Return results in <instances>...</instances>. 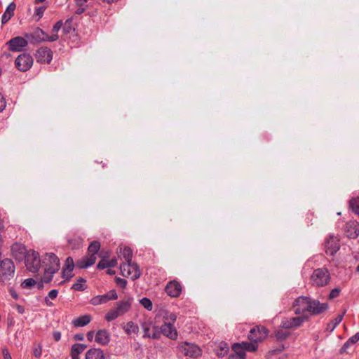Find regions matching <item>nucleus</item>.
I'll return each instance as SVG.
<instances>
[{
	"instance_id": "obj_17",
	"label": "nucleus",
	"mask_w": 359,
	"mask_h": 359,
	"mask_svg": "<svg viewBox=\"0 0 359 359\" xmlns=\"http://www.w3.org/2000/svg\"><path fill=\"white\" fill-rule=\"evenodd\" d=\"M45 282V278H41L40 280L38 281L32 278H27L24 280L21 283V287L23 289L27 290H42L43 288V283Z\"/></svg>"
},
{
	"instance_id": "obj_54",
	"label": "nucleus",
	"mask_w": 359,
	"mask_h": 359,
	"mask_svg": "<svg viewBox=\"0 0 359 359\" xmlns=\"http://www.w3.org/2000/svg\"><path fill=\"white\" fill-rule=\"evenodd\" d=\"M86 337H87L88 340L91 341L93 339V337H94V332L93 331L88 332L87 334H86Z\"/></svg>"
},
{
	"instance_id": "obj_45",
	"label": "nucleus",
	"mask_w": 359,
	"mask_h": 359,
	"mask_svg": "<svg viewBox=\"0 0 359 359\" xmlns=\"http://www.w3.org/2000/svg\"><path fill=\"white\" fill-rule=\"evenodd\" d=\"M229 351V347L226 344H224L223 346L220 347V351H217V354L218 356H224Z\"/></svg>"
},
{
	"instance_id": "obj_36",
	"label": "nucleus",
	"mask_w": 359,
	"mask_h": 359,
	"mask_svg": "<svg viewBox=\"0 0 359 359\" xmlns=\"http://www.w3.org/2000/svg\"><path fill=\"white\" fill-rule=\"evenodd\" d=\"M349 208L353 212L359 216V197H353L349 201Z\"/></svg>"
},
{
	"instance_id": "obj_30",
	"label": "nucleus",
	"mask_w": 359,
	"mask_h": 359,
	"mask_svg": "<svg viewBox=\"0 0 359 359\" xmlns=\"http://www.w3.org/2000/svg\"><path fill=\"white\" fill-rule=\"evenodd\" d=\"M290 335V333L287 331H285L282 329L277 330L273 333V337L276 341L283 342L285 341Z\"/></svg>"
},
{
	"instance_id": "obj_61",
	"label": "nucleus",
	"mask_w": 359,
	"mask_h": 359,
	"mask_svg": "<svg viewBox=\"0 0 359 359\" xmlns=\"http://www.w3.org/2000/svg\"><path fill=\"white\" fill-rule=\"evenodd\" d=\"M84 8H81V6H80V8H79L76 11V14H81L82 13L84 12Z\"/></svg>"
},
{
	"instance_id": "obj_32",
	"label": "nucleus",
	"mask_w": 359,
	"mask_h": 359,
	"mask_svg": "<svg viewBox=\"0 0 359 359\" xmlns=\"http://www.w3.org/2000/svg\"><path fill=\"white\" fill-rule=\"evenodd\" d=\"M87 348V346L83 344H74L72 346L71 355L79 357V354L83 353Z\"/></svg>"
},
{
	"instance_id": "obj_21",
	"label": "nucleus",
	"mask_w": 359,
	"mask_h": 359,
	"mask_svg": "<svg viewBox=\"0 0 359 359\" xmlns=\"http://www.w3.org/2000/svg\"><path fill=\"white\" fill-rule=\"evenodd\" d=\"M45 0H34L33 4L35 6L34 13L32 16V20L39 22L45 13V6H37L39 3L44 2Z\"/></svg>"
},
{
	"instance_id": "obj_10",
	"label": "nucleus",
	"mask_w": 359,
	"mask_h": 359,
	"mask_svg": "<svg viewBox=\"0 0 359 359\" xmlns=\"http://www.w3.org/2000/svg\"><path fill=\"white\" fill-rule=\"evenodd\" d=\"M120 269L123 276L130 277L133 280H136L141 276V272L138 265L133 262L121 264Z\"/></svg>"
},
{
	"instance_id": "obj_59",
	"label": "nucleus",
	"mask_w": 359,
	"mask_h": 359,
	"mask_svg": "<svg viewBox=\"0 0 359 359\" xmlns=\"http://www.w3.org/2000/svg\"><path fill=\"white\" fill-rule=\"evenodd\" d=\"M88 0H76V4L79 6H83L84 3L87 2Z\"/></svg>"
},
{
	"instance_id": "obj_2",
	"label": "nucleus",
	"mask_w": 359,
	"mask_h": 359,
	"mask_svg": "<svg viewBox=\"0 0 359 359\" xmlns=\"http://www.w3.org/2000/svg\"><path fill=\"white\" fill-rule=\"evenodd\" d=\"M150 327L149 324L141 323L144 338L158 339L161 334L172 340L177 338V331L171 322L164 323L160 327H154L152 333H149Z\"/></svg>"
},
{
	"instance_id": "obj_64",
	"label": "nucleus",
	"mask_w": 359,
	"mask_h": 359,
	"mask_svg": "<svg viewBox=\"0 0 359 359\" xmlns=\"http://www.w3.org/2000/svg\"><path fill=\"white\" fill-rule=\"evenodd\" d=\"M46 306H52V305H53V303H52V302H48V301L46 299Z\"/></svg>"
},
{
	"instance_id": "obj_12",
	"label": "nucleus",
	"mask_w": 359,
	"mask_h": 359,
	"mask_svg": "<svg viewBox=\"0 0 359 359\" xmlns=\"http://www.w3.org/2000/svg\"><path fill=\"white\" fill-rule=\"evenodd\" d=\"M28 41L25 37L15 36L6 42L8 50L12 52H21L28 45Z\"/></svg>"
},
{
	"instance_id": "obj_20",
	"label": "nucleus",
	"mask_w": 359,
	"mask_h": 359,
	"mask_svg": "<svg viewBox=\"0 0 359 359\" xmlns=\"http://www.w3.org/2000/svg\"><path fill=\"white\" fill-rule=\"evenodd\" d=\"M76 264H74L73 258L72 257H68L65 262V264L62 271V277L67 280L71 279L73 277L72 271L75 267Z\"/></svg>"
},
{
	"instance_id": "obj_50",
	"label": "nucleus",
	"mask_w": 359,
	"mask_h": 359,
	"mask_svg": "<svg viewBox=\"0 0 359 359\" xmlns=\"http://www.w3.org/2000/svg\"><path fill=\"white\" fill-rule=\"evenodd\" d=\"M57 294H58V290H56V289H53V290H51L48 294V297L51 299H55L57 296Z\"/></svg>"
},
{
	"instance_id": "obj_33",
	"label": "nucleus",
	"mask_w": 359,
	"mask_h": 359,
	"mask_svg": "<svg viewBox=\"0 0 359 359\" xmlns=\"http://www.w3.org/2000/svg\"><path fill=\"white\" fill-rule=\"evenodd\" d=\"M344 315H339L337 316L334 320L330 321L327 325L326 327V330L332 332L337 326L342 321Z\"/></svg>"
},
{
	"instance_id": "obj_28",
	"label": "nucleus",
	"mask_w": 359,
	"mask_h": 359,
	"mask_svg": "<svg viewBox=\"0 0 359 359\" xmlns=\"http://www.w3.org/2000/svg\"><path fill=\"white\" fill-rule=\"evenodd\" d=\"M62 24H63L62 21L60 20L54 25V26L52 29V34L50 36H46V41H55L57 40V39H58L57 32L61 29Z\"/></svg>"
},
{
	"instance_id": "obj_14",
	"label": "nucleus",
	"mask_w": 359,
	"mask_h": 359,
	"mask_svg": "<svg viewBox=\"0 0 359 359\" xmlns=\"http://www.w3.org/2000/svg\"><path fill=\"white\" fill-rule=\"evenodd\" d=\"M268 335V330L263 326H256L252 328L248 334V339L250 341L258 342L262 341Z\"/></svg>"
},
{
	"instance_id": "obj_47",
	"label": "nucleus",
	"mask_w": 359,
	"mask_h": 359,
	"mask_svg": "<svg viewBox=\"0 0 359 359\" xmlns=\"http://www.w3.org/2000/svg\"><path fill=\"white\" fill-rule=\"evenodd\" d=\"M97 268L100 270L104 269L106 268H109L107 260H104V259L100 260L97 265Z\"/></svg>"
},
{
	"instance_id": "obj_27",
	"label": "nucleus",
	"mask_w": 359,
	"mask_h": 359,
	"mask_svg": "<svg viewBox=\"0 0 359 359\" xmlns=\"http://www.w3.org/2000/svg\"><path fill=\"white\" fill-rule=\"evenodd\" d=\"M359 341V332L355 333L354 335H353L351 337H350L342 346L341 349L339 350V353L341 354L344 353L346 352L347 349L350 348L351 346L355 344Z\"/></svg>"
},
{
	"instance_id": "obj_29",
	"label": "nucleus",
	"mask_w": 359,
	"mask_h": 359,
	"mask_svg": "<svg viewBox=\"0 0 359 359\" xmlns=\"http://www.w3.org/2000/svg\"><path fill=\"white\" fill-rule=\"evenodd\" d=\"M123 329L128 335L137 334L139 332V326L133 321L128 322Z\"/></svg>"
},
{
	"instance_id": "obj_37",
	"label": "nucleus",
	"mask_w": 359,
	"mask_h": 359,
	"mask_svg": "<svg viewBox=\"0 0 359 359\" xmlns=\"http://www.w3.org/2000/svg\"><path fill=\"white\" fill-rule=\"evenodd\" d=\"M100 249V242L95 241L90 243L88 248V252L89 253L88 255H94L96 256V254Z\"/></svg>"
},
{
	"instance_id": "obj_22",
	"label": "nucleus",
	"mask_w": 359,
	"mask_h": 359,
	"mask_svg": "<svg viewBox=\"0 0 359 359\" xmlns=\"http://www.w3.org/2000/svg\"><path fill=\"white\" fill-rule=\"evenodd\" d=\"M95 340L100 345H107L110 342V334L106 330H99L95 336Z\"/></svg>"
},
{
	"instance_id": "obj_56",
	"label": "nucleus",
	"mask_w": 359,
	"mask_h": 359,
	"mask_svg": "<svg viewBox=\"0 0 359 359\" xmlns=\"http://www.w3.org/2000/svg\"><path fill=\"white\" fill-rule=\"evenodd\" d=\"M284 349H285V346L283 344H281L279 345V346H278V348L277 349L273 350L272 352H273V353L281 352Z\"/></svg>"
},
{
	"instance_id": "obj_52",
	"label": "nucleus",
	"mask_w": 359,
	"mask_h": 359,
	"mask_svg": "<svg viewBox=\"0 0 359 359\" xmlns=\"http://www.w3.org/2000/svg\"><path fill=\"white\" fill-rule=\"evenodd\" d=\"M53 339L56 341H58L60 340L61 339V332H59V331H55L53 333Z\"/></svg>"
},
{
	"instance_id": "obj_19",
	"label": "nucleus",
	"mask_w": 359,
	"mask_h": 359,
	"mask_svg": "<svg viewBox=\"0 0 359 359\" xmlns=\"http://www.w3.org/2000/svg\"><path fill=\"white\" fill-rule=\"evenodd\" d=\"M346 236L351 239H355L359 236V223L356 221H350L346 224Z\"/></svg>"
},
{
	"instance_id": "obj_16",
	"label": "nucleus",
	"mask_w": 359,
	"mask_h": 359,
	"mask_svg": "<svg viewBox=\"0 0 359 359\" xmlns=\"http://www.w3.org/2000/svg\"><path fill=\"white\" fill-rule=\"evenodd\" d=\"M165 290L168 296L178 297L182 293V287L178 281L173 280L167 283Z\"/></svg>"
},
{
	"instance_id": "obj_60",
	"label": "nucleus",
	"mask_w": 359,
	"mask_h": 359,
	"mask_svg": "<svg viewBox=\"0 0 359 359\" xmlns=\"http://www.w3.org/2000/svg\"><path fill=\"white\" fill-rule=\"evenodd\" d=\"M10 292H11V296L14 298V299H18V294H16V292L15 291H13V290H10Z\"/></svg>"
},
{
	"instance_id": "obj_31",
	"label": "nucleus",
	"mask_w": 359,
	"mask_h": 359,
	"mask_svg": "<svg viewBox=\"0 0 359 359\" xmlns=\"http://www.w3.org/2000/svg\"><path fill=\"white\" fill-rule=\"evenodd\" d=\"M232 349L234 351L233 355H237L241 359H245V352L242 343H235L232 345Z\"/></svg>"
},
{
	"instance_id": "obj_49",
	"label": "nucleus",
	"mask_w": 359,
	"mask_h": 359,
	"mask_svg": "<svg viewBox=\"0 0 359 359\" xmlns=\"http://www.w3.org/2000/svg\"><path fill=\"white\" fill-rule=\"evenodd\" d=\"M53 59V51L46 48V63L49 64Z\"/></svg>"
},
{
	"instance_id": "obj_35",
	"label": "nucleus",
	"mask_w": 359,
	"mask_h": 359,
	"mask_svg": "<svg viewBox=\"0 0 359 359\" xmlns=\"http://www.w3.org/2000/svg\"><path fill=\"white\" fill-rule=\"evenodd\" d=\"M120 253H121V255L123 256V259H125V263H130V262H132L133 259V251L132 250L126 247L123 249H120Z\"/></svg>"
},
{
	"instance_id": "obj_38",
	"label": "nucleus",
	"mask_w": 359,
	"mask_h": 359,
	"mask_svg": "<svg viewBox=\"0 0 359 359\" xmlns=\"http://www.w3.org/2000/svg\"><path fill=\"white\" fill-rule=\"evenodd\" d=\"M244 351H248L250 352H255L257 350L258 344L255 341H243L242 342Z\"/></svg>"
},
{
	"instance_id": "obj_48",
	"label": "nucleus",
	"mask_w": 359,
	"mask_h": 359,
	"mask_svg": "<svg viewBox=\"0 0 359 359\" xmlns=\"http://www.w3.org/2000/svg\"><path fill=\"white\" fill-rule=\"evenodd\" d=\"M6 107V101L4 95L0 93V112L3 111Z\"/></svg>"
},
{
	"instance_id": "obj_15",
	"label": "nucleus",
	"mask_w": 359,
	"mask_h": 359,
	"mask_svg": "<svg viewBox=\"0 0 359 359\" xmlns=\"http://www.w3.org/2000/svg\"><path fill=\"white\" fill-rule=\"evenodd\" d=\"M25 245L20 243H15L11 246V255L18 262H22L28 253Z\"/></svg>"
},
{
	"instance_id": "obj_39",
	"label": "nucleus",
	"mask_w": 359,
	"mask_h": 359,
	"mask_svg": "<svg viewBox=\"0 0 359 359\" xmlns=\"http://www.w3.org/2000/svg\"><path fill=\"white\" fill-rule=\"evenodd\" d=\"M86 280L83 278H79L77 279L76 282L74 283L72 286V289L76 291H83L86 287L84 286V283Z\"/></svg>"
},
{
	"instance_id": "obj_53",
	"label": "nucleus",
	"mask_w": 359,
	"mask_h": 359,
	"mask_svg": "<svg viewBox=\"0 0 359 359\" xmlns=\"http://www.w3.org/2000/svg\"><path fill=\"white\" fill-rule=\"evenodd\" d=\"M3 355L4 359H12L11 355L7 349L3 350Z\"/></svg>"
},
{
	"instance_id": "obj_1",
	"label": "nucleus",
	"mask_w": 359,
	"mask_h": 359,
	"mask_svg": "<svg viewBox=\"0 0 359 359\" xmlns=\"http://www.w3.org/2000/svg\"><path fill=\"white\" fill-rule=\"evenodd\" d=\"M293 306L295 308L294 313L302 316H304L306 312L312 316H318L329 308L327 303H320L319 300L306 296L298 297L294 300Z\"/></svg>"
},
{
	"instance_id": "obj_51",
	"label": "nucleus",
	"mask_w": 359,
	"mask_h": 359,
	"mask_svg": "<svg viewBox=\"0 0 359 359\" xmlns=\"http://www.w3.org/2000/svg\"><path fill=\"white\" fill-rule=\"evenodd\" d=\"M109 268L115 267L117 265V260L116 258L107 261Z\"/></svg>"
},
{
	"instance_id": "obj_7",
	"label": "nucleus",
	"mask_w": 359,
	"mask_h": 359,
	"mask_svg": "<svg viewBox=\"0 0 359 359\" xmlns=\"http://www.w3.org/2000/svg\"><path fill=\"white\" fill-rule=\"evenodd\" d=\"M46 273H50V276H46V283L52 280L53 275L57 272L60 268V262L59 258L53 252L46 253Z\"/></svg>"
},
{
	"instance_id": "obj_5",
	"label": "nucleus",
	"mask_w": 359,
	"mask_h": 359,
	"mask_svg": "<svg viewBox=\"0 0 359 359\" xmlns=\"http://www.w3.org/2000/svg\"><path fill=\"white\" fill-rule=\"evenodd\" d=\"M15 266L13 262L8 258L0 261V282L6 284L13 278Z\"/></svg>"
},
{
	"instance_id": "obj_46",
	"label": "nucleus",
	"mask_w": 359,
	"mask_h": 359,
	"mask_svg": "<svg viewBox=\"0 0 359 359\" xmlns=\"http://www.w3.org/2000/svg\"><path fill=\"white\" fill-rule=\"evenodd\" d=\"M105 294L107 295V298H108L109 301L116 300L118 298L117 293H116V290H110L109 292H107Z\"/></svg>"
},
{
	"instance_id": "obj_26",
	"label": "nucleus",
	"mask_w": 359,
	"mask_h": 359,
	"mask_svg": "<svg viewBox=\"0 0 359 359\" xmlns=\"http://www.w3.org/2000/svg\"><path fill=\"white\" fill-rule=\"evenodd\" d=\"M92 320L91 316L89 314L79 316L72 320V325L74 327H83L90 323Z\"/></svg>"
},
{
	"instance_id": "obj_42",
	"label": "nucleus",
	"mask_w": 359,
	"mask_h": 359,
	"mask_svg": "<svg viewBox=\"0 0 359 359\" xmlns=\"http://www.w3.org/2000/svg\"><path fill=\"white\" fill-rule=\"evenodd\" d=\"M36 57L37 61L45 62V48H40L36 50Z\"/></svg>"
},
{
	"instance_id": "obj_8",
	"label": "nucleus",
	"mask_w": 359,
	"mask_h": 359,
	"mask_svg": "<svg viewBox=\"0 0 359 359\" xmlns=\"http://www.w3.org/2000/svg\"><path fill=\"white\" fill-rule=\"evenodd\" d=\"M178 351L185 356L197 358L202 353L201 348L195 344L184 342L178 347Z\"/></svg>"
},
{
	"instance_id": "obj_41",
	"label": "nucleus",
	"mask_w": 359,
	"mask_h": 359,
	"mask_svg": "<svg viewBox=\"0 0 359 359\" xmlns=\"http://www.w3.org/2000/svg\"><path fill=\"white\" fill-rule=\"evenodd\" d=\"M33 355L36 358H40L42 355V345L41 344H34L32 347Z\"/></svg>"
},
{
	"instance_id": "obj_63",
	"label": "nucleus",
	"mask_w": 359,
	"mask_h": 359,
	"mask_svg": "<svg viewBox=\"0 0 359 359\" xmlns=\"http://www.w3.org/2000/svg\"><path fill=\"white\" fill-rule=\"evenodd\" d=\"M104 2H106L107 4H113L117 2L118 0H102Z\"/></svg>"
},
{
	"instance_id": "obj_43",
	"label": "nucleus",
	"mask_w": 359,
	"mask_h": 359,
	"mask_svg": "<svg viewBox=\"0 0 359 359\" xmlns=\"http://www.w3.org/2000/svg\"><path fill=\"white\" fill-rule=\"evenodd\" d=\"M341 290L338 287L332 289L328 296V299L332 300L339 296Z\"/></svg>"
},
{
	"instance_id": "obj_4",
	"label": "nucleus",
	"mask_w": 359,
	"mask_h": 359,
	"mask_svg": "<svg viewBox=\"0 0 359 359\" xmlns=\"http://www.w3.org/2000/svg\"><path fill=\"white\" fill-rule=\"evenodd\" d=\"M133 298H128L126 300L119 301L116 303V307L108 311L105 316V319L108 322H111L118 316L127 313L131 308Z\"/></svg>"
},
{
	"instance_id": "obj_9",
	"label": "nucleus",
	"mask_w": 359,
	"mask_h": 359,
	"mask_svg": "<svg viewBox=\"0 0 359 359\" xmlns=\"http://www.w3.org/2000/svg\"><path fill=\"white\" fill-rule=\"evenodd\" d=\"M28 42L33 45H39L45 41V31L39 27H32V31L25 34Z\"/></svg>"
},
{
	"instance_id": "obj_25",
	"label": "nucleus",
	"mask_w": 359,
	"mask_h": 359,
	"mask_svg": "<svg viewBox=\"0 0 359 359\" xmlns=\"http://www.w3.org/2000/svg\"><path fill=\"white\" fill-rule=\"evenodd\" d=\"M16 8V5L14 2H11L6 7V11H4L2 17H1V23L3 25L6 24L8 22V20L14 15V12Z\"/></svg>"
},
{
	"instance_id": "obj_24",
	"label": "nucleus",
	"mask_w": 359,
	"mask_h": 359,
	"mask_svg": "<svg viewBox=\"0 0 359 359\" xmlns=\"http://www.w3.org/2000/svg\"><path fill=\"white\" fill-rule=\"evenodd\" d=\"M86 359H105V355L100 348H93L86 351Z\"/></svg>"
},
{
	"instance_id": "obj_44",
	"label": "nucleus",
	"mask_w": 359,
	"mask_h": 359,
	"mask_svg": "<svg viewBox=\"0 0 359 359\" xmlns=\"http://www.w3.org/2000/svg\"><path fill=\"white\" fill-rule=\"evenodd\" d=\"M116 283L118 286H119L121 288L124 289L126 288L127 285V280L126 279L121 278H116L115 279Z\"/></svg>"
},
{
	"instance_id": "obj_58",
	"label": "nucleus",
	"mask_w": 359,
	"mask_h": 359,
	"mask_svg": "<svg viewBox=\"0 0 359 359\" xmlns=\"http://www.w3.org/2000/svg\"><path fill=\"white\" fill-rule=\"evenodd\" d=\"M177 316L174 313H170L169 316V319L171 320L170 322L173 324L176 320Z\"/></svg>"
},
{
	"instance_id": "obj_55",
	"label": "nucleus",
	"mask_w": 359,
	"mask_h": 359,
	"mask_svg": "<svg viewBox=\"0 0 359 359\" xmlns=\"http://www.w3.org/2000/svg\"><path fill=\"white\" fill-rule=\"evenodd\" d=\"M142 323H147L150 325L151 327H149V333H152L154 327H158V326L153 325L151 322L144 321Z\"/></svg>"
},
{
	"instance_id": "obj_13",
	"label": "nucleus",
	"mask_w": 359,
	"mask_h": 359,
	"mask_svg": "<svg viewBox=\"0 0 359 359\" xmlns=\"http://www.w3.org/2000/svg\"><path fill=\"white\" fill-rule=\"evenodd\" d=\"M33 64V59L28 53H22L18 56L15 61L16 68L21 72L29 69Z\"/></svg>"
},
{
	"instance_id": "obj_23",
	"label": "nucleus",
	"mask_w": 359,
	"mask_h": 359,
	"mask_svg": "<svg viewBox=\"0 0 359 359\" xmlns=\"http://www.w3.org/2000/svg\"><path fill=\"white\" fill-rule=\"evenodd\" d=\"M96 256L88 255L81 259H79L76 263V266L79 269H86L95 263Z\"/></svg>"
},
{
	"instance_id": "obj_57",
	"label": "nucleus",
	"mask_w": 359,
	"mask_h": 359,
	"mask_svg": "<svg viewBox=\"0 0 359 359\" xmlns=\"http://www.w3.org/2000/svg\"><path fill=\"white\" fill-rule=\"evenodd\" d=\"M74 339L76 340L81 341L83 339V334H76L74 336Z\"/></svg>"
},
{
	"instance_id": "obj_18",
	"label": "nucleus",
	"mask_w": 359,
	"mask_h": 359,
	"mask_svg": "<svg viewBox=\"0 0 359 359\" xmlns=\"http://www.w3.org/2000/svg\"><path fill=\"white\" fill-rule=\"evenodd\" d=\"M340 249L339 241L334 236H330L325 241V252L332 256Z\"/></svg>"
},
{
	"instance_id": "obj_3",
	"label": "nucleus",
	"mask_w": 359,
	"mask_h": 359,
	"mask_svg": "<svg viewBox=\"0 0 359 359\" xmlns=\"http://www.w3.org/2000/svg\"><path fill=\"white\" fill-rule=\"evenodd\" d=\"M331 280L330 273L326 268H318L311 275V284L316 287H322L329 284Z\"/></svg>"
},
{
	"instance_id": "obj_6",
	"label": "nucleus",
	"mask_w": 359,
	"mask_h": 359,
	"mask_svg": "<svg viewBox=\"0 0 359 359\" xmlns=\"http://www.w3.org/2000/svg\"><path fill=\"white\" fill-rule=\"evenodd\" d=\"M23 261L27 269L30 272L36 273L41 267L39 253L35 250H29Z\"/></svg>"
},
{
	"instance_id": "obj_11",
	"label": "nucleus",
	"mask_w": 359,
	"mask_h": 359,
	"mask_svg": "<svg viewBox=\"0 0 359 359\" xmlns=\"http://www.w3.org/2000/svg\"><path fill=\"white\" fill-rule=\"evenodd\" d=\"M307 320L308 317L305 316L284 318L280 323V327L283 329H297Z\"/></svg>"
},
{
	"instance_id": "obj_34",
	"label": "nucleus",
	"mask_w": 359,
	"mask_h": 359,
	"mask_svg": "<svg viewBox=\"0 0 359 359\" xmlns=\"http://www.w3.org/2000/svg\"><path fill=\"white\" fill-rule=\"evenodd\" d=\"M107 302H109V300L107 298V295L106 294L93 297L90 301V304L94 306L104 304L107 303Z\"/></svg>"
},
{
	"instance_id": "obj_62",
	"label": "nucleus",
	"mask_w": 359,
	"mask_h": 359,
	"mask_svg": "<svg viewBox=\"0 0 359 359\" xmlns=\"http://www.w3.org/2000/svg\"><path fill=\"white\" fill-rule=\"evenodd\" d=\"M107 273L109 274V275H114L115 274V271L113 270V269H109L107 271Z\"/></svg>"
},
{
	"instance_id": "obj_40",
	"label": "nucleus",
	"mask_w": 359,
	"mask_h": 359,
	"mask_svg": "<svg viewBox=\"0 0 359 359\" xmlns=\"http://www.w3.org/2000/svg\"><path fill=\"white\" fill-rule=\"evenodd\" d=\"M141 305L146 309L147 311H151L153 309V304L150 299L147 297H143L140 300Z\"/></svg>"
}]
</instances>
